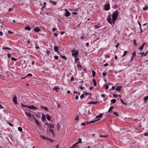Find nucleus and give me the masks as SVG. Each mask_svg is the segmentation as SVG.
<instances>
[{
  "label": "nucleus",
  "mask_w": 148,
  "mask_h": 148,
  "mask_svg": "<svg viewBox=\"0 0 148 148\" xmlns=\"http://www.w3.org/2000/svg\"><path fill=\"white\" fill-rule=\"evenodd\" d=\"M118 12L117 11H116L114 12H113L112 14V23H114L117 19L118 17Z\"/></svg>",
  "instance_id": "1"
},
{
  "label": "nucleus",
  "mask_w": 148,
  "mask_h": 148,
  "mask_svg": "<svg viewBox=\"0 0 148 148\" xmlns=\"http://www.w3.org/2000/svg\"><path fill=\"white\" fill-rule=\"evenodd\" d=\"M72 52H73V53L72 54V56H73L75 57H77V55H78L79 53V52L78 50L75 51L72 50Z\"/></svg>",
  "instance_id": "2"
},
{
  "label": "nucleus",
  "mask_w": 148,
  "mask_h": 148,
  "mask_svg": "<svg viewBox=\"0 0 148 148\" xmlns=\"http://www.w3.org/2000/svg\"><path fill=\"white\" fill-rule=\"evenodd\" d=\"M110 5L107 4L104 5V10L105 11H108L110 9Z\"/></svg>",
  "instance_id": "3"
},
{
  "label": "nucleus",
  "mask_w": 148,
  "mask_h": 148,
  "mask_svg": "<svg viewBox=\"0 0 148 148\" xmlns=\"http://www.w3.org/2000/svg\"><path fill=\"white\" fill-rule=\"evenodd\" d=\"M107 21L110 24H112V21L111 17L109 15H108V16Z\"/></svg>",
  "instance_id": "4"
},
{
  "label": "nucleus",
  "mask_w": 148,
  "mask_h": 148,
  "mask_svg": "<svg viewBox=\"0 0 148 148\" xmlns=\"http://www.w3.org/2000/svg\"><path fill=\"white\" fill-rule=\"evenodd\" d=\"M64 10L66 11L65 16L67 17L69 16L70 15V12L66 9H65Z\"/></svg>",
  "instance_id": "5"
},
{
  "label": "nucleus",
  "mask_w": 148,
  "mask_h": 148,
  "mask_svg": "<svg viewBox=\"0 0 148 148\" xmlns=\"http://www.w3.org/2000/svg\"><path fill=\"white\" fill-rule=\"evenodd\" d=\"M13 102H14V103L15 104H18V103L17 101V97L16 95H15L14 96V97L13 98Z\"/></svg>",
  "instance_id": "6"
},
{
  "label": "nucleus",
  "mask_w": 148,
  "mask_h": 148,
  "mask_svg": "<svg viewBox=\"0 0 148 148\" xmlns=\"http://www.w3.org/2000/svg\"><path fill=\"white\" fill-rule=\"evenodd\" d=\"M28 108L32 110H36L37 109V108L34 106H28Z\"/></svg>",
  "instance_id": "7"
},
{
  "label": "nucleus",
  "mask_w": 148,
  "mask_h": 148,
  "mask_svg": "<svg viewBox=\"0 0 148 148\" xmlns=\"http://www.w3.org/2000/svg\"><path fill=\"white\" fill-rule=\"evenodd\" d=\"M146 44V43H144L139 48V49L141 51L143 49L144 46H145V45Z\"/></svg>",
  "instance_id": "8"
},
{
  "label": "nucleus",
  "mask_w": 148,
  "mask_h": 148,
  "mask_svg": "<svg viewBox=\"0 0 148 148\" xmlns=\"http://www.w3.org/2000/svg\"><path fill=\"white\" fill-rule=\"evenodd\" d=\"M54 50L55 52H58V53H60L59 51V49L58 48V47L57 46H54Z\"/></svg>",
  "instance_id": "9"
},
{
  "label": "nucleus",
  "mask_w": 148,
  "mask_h": 148,
  "mask_svg": "<svg viewBox=\"0 0 148 148\" xmlns=\"http://www.w3.org/2000/svg\"><path fill=\"white\" fill-rule=\"evenodd\" d=\"M41 120L42 121H45L46 120L45 116L44 114L42 115Z\"/></svg>",
  "instance_id": "10"
},
{
  "label": "nucleus",
  "mask_w": 148,
  "mask_h": 148,
  "mask_svg": "<svg viewBox=\"0 0 148 148\" xmlns=\"http://www.w3.org/2000/svg\"><path fill=\"white\" fill-rule=\"evenodd\" d=\"M25 114L27 115L29 117L31 118H32V114L30 113L26 112Z\"/></svg>",
  "instance_id": "11"
},
{
  "label": "nucleus",
  "mask_w": 148,
  "mask_h": 148,
  "mask_svg": "<svg viewBox=\"0 0 148 148\" xmlns=\"http://www.w3.org/2000/svg\"><path fill=\"white\" fill-rule=\"evenodd\" d=\"M48 127L49 128V129H53L54 127L53 126L50 124L48 125Z\"/></svg>",
  "instance_id": "12"
},
{
  "label": "nucleus",
  "mask_w": 148,
  "mask_h": 148,
  "mask_svg": "<svg viewBox=\"0 0 148 148\" xmlns=\"http://www.w3.org/2000/svg\"><path fill=\"white\" fill-rule=\"evenodd\" d=\"M41 109H44V110L47 112H49V110L47 107H45L43 106H41L40 107Z\"/></svg>",
  "instance_id": "13"
},
{
  "label": "nucleus",
  "mask_w": 148,
  "mask_h": 148,
  "mask_svg": "<svg viewBox=\"0 0 148 148\" xmlns=\"http://www.w3.org/2000/svg\"><path fill=\"white\" fill-rule=\"evenodd\" d=\"M97 101H90L88 103V104H95L98 103Z\"/></svg>",
  "instance_id": "14"
},
{
  "label": "nucleus",
  "mask_w": 148,
  "mask_h": 148,
  "mask_svg": "<svg viewBox=\"0 0 148 148\" xmlns=\"http://www.w3.org/2000/svg\"><path fill=\"white\" fill-rule=\"evenodd\" d=\"M59 88L58 86H56L53 88V90H55L56 92H58L59 91L58 90L59 89Z\"/></svg>",
  "instance_id": "15"
},
{
  "label": "nucleus",
  "mask_w": 148,
  "mask_h": 148,
  "mask_svg": "<svg viewBox=\"0 0 148 148\" xmlns=\"http://www.w3.org/2000/svg\"><path fill=\"white\" fill-rule=\"evenodd\" d=\"M34 30L35 32H38L40 30V29L38 27H36L34 29Z\"/></svg>",
  "instance_id": "16"
},
{
  "label": "nucleus",
  "mask_w": 148,
  "mask_h": 148,
  "mask_svg": "<svg viewBox=\"0 0 148 148\" xmlns=\"http://www.w3.org/2000/svg\"><path fill=\"white\" fill-rule=\"evenodd\" d=\"M49 2H50V3L51 4H53V5H55L56 4V3L55 2V1H51V0H50L49 1Z\"/></svg>",
  "instance_id": "17"
},
{
  "label": "nucleus",
  "mask_w": 148,
  "mask_h": 148,
  "mask_svg": "<svg viewBox=\"0 0 148 148\" xmlns=\"http://www.w3.org/2000/svg\"><path fill=\"white\" fill-rule=\"evenodd\" d=\"M122 87L121 86H117L116 89V91H119L120 90H121V88Z\"/></svg>",
  "instance_id": "18"
},
{
  "label": "nucleus",
  "mask_w": 148,
  "mask_h": 148,
  "mask_svg": "<svg viewBox=\"0 0 148 148\" xmlns=\"http://www.w3.org/2000/svg\"><path fill=\"white\" fill-rule=\"evenodd\" d=\"M92 82H93L94 86H96L97 85V84L96 81L95 79H92Z\"/></svg>",
  "instance_id": "19"
},
{
  "label": "nucleus",
  "mask_w": 148,
  "mask_h": 148,
  "mask_svg": "<svg viewBox=\"0 0 148 148\" xmlns=\"http://www.w3.org/2000/svg\"><path fill=\"white\" fill-rule=\"evenodd\" d=\"M88 122H84L82 123L81 124V125L84 126L88 124Z\"/></svg>",
  "instance_id": "20"
},
{
  "label": "nucleus",
  "mask_w": 148,
  "mask_h": 148,
  "mask_svg": "<svg viewBox=\"0 0 148 148\" xmlns=\"http://www.w3.org/2000/svg\"><path fill=\"white\" fill-rule=\"evenodd\" d=\"M32 75L31 73H29L27 75L23 77L24 78H25L28 76L32 77Z\"/></svg>",
  "instance_id": "21"
},
{
  "label": "nucleus",
  "mask_w": 148,
  "mask_h": 148,
  "mask_svg": "<svg viewBox=\"0 0 148 148\" xmlns=\"http://www.w3.org/2000/svg\"><path fill=\"white\" fill-rule=\"evenodd\" d=\"M93 77H94L95 76L96 73L94 70L92 71Z\"/></svg>",
  "instance_id": "22"
},
{
  "label": "nucleus",
  "mask_w": 148,
  "mask_h": 148,
  "mask_svg": "<svg viewBox=\"0 0 148 148\" xmlns=\"http://www.w3.org/2000/svg\"><path fill=\"white\" fill-rule=\"evenodd\" d=\"M148 99V95L145 97L144 98L143 100L145 102H146Z\"/></svg>",
  "instance_id": "23"
},
{
  "label": "nucleus",
  "mask_w": 148,
  "mask_h": 148,
  "mask_svg": "<svg viewBox=\"0 0 148 148\" xmlns=\"http://www.w3.org/2000/svg\"><path fill=\"white\" fill-rule=\"evenodd\" d=\"M25 29L26 30H27L29 31H30V30L31 29V28L30 27H29V26H27L26 27Z\"/></svg>",
  "instance_id": "24"
},
{
  "label": "nucleus",
  "mask_w": 148,
  "mask_h": 148,
  "mask_svg": "<svg viewBox=\"0 0 148 148\" xmlns=\"http://www.w3.org/2000/svg\"><path fill=\"white\" fill-rule=\"evenodd\" d=\"M113 108H114V107L113 106L110 107L108 110V112H111L112 111V109H113Z\"/></svg>",
  "instance_id": "25"
},
{
  "label": "nucleus",
  "mask_w": 148,
  "mask_h": 148,
  "mask_svg": "<svg viewBox=\"0 0 148 148\" xmlns=\"http://www.w3.org/2000/svg\"><path fill=\"white\" fill-rule=\"evenodd\" d=\"M102 116H103V115L102 114H99L98 116H96V118L97 119V118H100V117H102Z\"/></svg>",
  "instance_id": "26"
},
{
  "label": "nucleus",
  "mask_w": 148,
  "mask_h": 148,
  "mask_svg": "<svg viewBox=\"0 0 148 148\" xmlns=\"http://www.w3.org/2000/svg\"><path fill=\"white\" fill-rule=\"evenodd\" d=\"M79 59V58H77V56L76 57H75V62L76 63H77V61H78Z\"/></svg>",
  "instance_id": "27"
},
{
  "label": "nucleus",
  "mask_w": 148,
  "mask_h": 148,
  "mask_svg": "<svg viewBox=\"0 0 148 148\" xmlns=\"http://www.w3.org/2000/svg\"><path fill=\"white\" fill-rule=\"evenodd\" d=\"M46 117L47 119L50 121V116L49 115H46Z\"/></svg>",
  "instance_id": "28"
},
{
  "label": "nucleus",
  "mask_w": 148,
  "mask_h": 148,
  "mask_svg": "<svg viewBox=\"0 0 148 148\" xmlns=\"http://www.w3.org/2000/svg\"><path fill=\"white\" fill-rule=\"evenodd\" d=\"M111 101L112 103H114L116 102V100L115 99H113L111 100Z\"/></svg>",
  "instance_id": "29"
},
{
  "label": "nucleus",
  "mask_w": 148,
  "mask_h": 148,
  "mask_svg": "<svg viewBox=\"0 0 148 148\" xmlns=\"http://www.w3.org/2000/svg\"><path fill=\"white\" fill-rule=\"evenodd\" d=\"M35 121L36 122V124L38 125L39 126L40 125V123L37 120H36Z\"/></svg>",
  "instance_id": "30"
},
{
  "label": "nucleus",
  "mask_w": 148,
  "mask_h": 148,
  "mask_svg": "<svg viewBox=\"0 0 148 148\" xmlns=\"http://www.w3.org/2000/svg\"><path fill=\"white\" fill-rule=\"evenodd\" d=\"M127 51H125L124 52L123 55H122V57L125 56L127 54Z\"/></svg>",
  "instance_id": "31"
},
{
  "label": "nucleus",
  "mask_w": 148,
  "mask_h": 148,
  "mask_svg": "<svg viewBox=\"0 0 148 148\" xmlns=\"http://www.w3.org/2000/svg\"><path fill=\"white\" fill-rule=\"evenodd\" d=\"M82 139L81 138H79L78 139V141L77 142V143H82Z\"/></svg>",
  "instance_id": "32"
},
{
  "label": "nucleus",
  "mask_w": 148,
  "mask_h": 148,
  "mask_svg": "<svg viewBox=\"0 0 148 148\" xmlns=\"http://www.w3.org/2000/svg\"><path fill=\"white\" fill-rule=\"evenodd\" d=\"M3 50H5V49H7L8 50H10L11 49V48H9V47H3Z\"/></svg>",
  "instance_id": "33"
},
{
  "label": "nucleus",
  "mask_w": 148,
  "mask_h": 148,
  "mask_svg": "<svg viewBox=\"0 0 148 148\" xmlns=\"http://www.w3.org/2000/svg\"><path fill=\"white\" fill-rule=\"evenodd\" d=\"M21 106H23V107H27L28 108V106L24 105L23 103H21Z\"/></svg>",
  "instance_id": "34"
},
{
  "label": "nucleus",
  "mask_w": 148,
  "mask_h": 148,
  "mask_svg": "<svg viewBox=\"0 0 148 148\" xmlns=\"http://www.w3.org/2000/svg\"><path fill=\"white\" fill-rule=\"evenodd\" d=\"M18 130L20 132H22L23 131L22 128L21 127H19L18 128Z\"/></svg>",
  "instance_id": "35"
},
{
  "label": "nucleus",
  "mask_w": 148,
  "mask_h": 148,
  "mask_svg": "<svg viewBox=\"0 0 148 148\" xmlns=\"http://www.w3.org/2000/svg\"><path fill=\"white\" fill-rule=\"evenodd\" d=\"M106 83H105V88H106V89H107L109 88V86H108V84H106Z\"/></svg>",
  "instance_id": "36"
},
{
  "label": "nucleus",
  "mask_w": 148,
  "mask_h": 148,
  "mask_svg": "<svg viewBox=\"0 0 148 148\" xmlns=\"http://www.w3.org/2000/svg\"><path fill=\"white\" fill-rule=\"evenodd\" d=\"M41 137L42 138L43 140H46L47 138L42 136H41Z\"/></svg>",
  "instance_id": "37"
},
{
  "label": "nucleus",
  "mask_w": 148,
  "mask_h": 148,
  "mask_svg": "<svg viewBox=\"0 0 148 148\" xmlns=\"http://www.w3.org/2000/svg\"><path fill=\"white\" fill-rule=\"evenodd\" d=\"M140 55V57H143L144 56V54L143 52H141L139 53Z\"/></svg>",
  "instance_id": "38"
},
{
  "label": "nucleus",
  "mask_w": 148,
  "mask_h": 148,
  "mask_svg": "<svg viewBox=\"0 0 148 148\" xmlns=\"http://www.w3.org/2000/svg\"><path fill=\"white\" fill-rule=\"evenodd\" d=\"M79 88L82 90H84V88L82 86H80L79 87Z\"/></svg>",
  "instance_id": "39"
},
{
  "label": "nucleus",
  "mask_w": 148,
  "mask_h": 148,
  "mask_svg": "<svg viewBox=\"0 0 148 148\" xmlns=\"http://www.w3.org/2000/svg\"><path fill=\"white\" fill-rule=\"evenodd\" d=\"M107 136H106L105 135H100L99 136V137L100 138H105V137H106Z\"/></svg>",
  "instance_id": "40"
},
{
  "label": "nucleus",
  "mask_w": 148,
  "mask_h": 148,
  "mask_svg": "<svg viewBox=\"0 0 148 148\" xmlns=\"http://www.w3.org/2000/svg\"><path fill=\"white\" fill-rule=\"evenodd\" d=\"M50 54V52L49 51H47V55L48 56H49Z\"/></svg>",
  "instance_id": "41"
},
{
  "label": "nucleus",
  "mask_w": 148,
  "mask_h": 148,
  "mask_svg": "<svg viewBox=\"0 0 148 148\" xmlns=\"http://www.w3.org/2000/svg\"><path fill=\"white\" fill-rule=\"evenodd\" d=\"M31 118H32L33 119H34L35 121L36 120H37L36 118L33 115H32V116Z\"/></svg>",
  "instance_id": "42"
},
{
  "label": "nucleus",
  "mask_w": 148,
  "mask_h": 148,
  "mask_svg": "<svg viewBox=\"0 0 148 148\" xmlns=\"http://www.w3.org/2000/svg\"><path fill=\"white\" fill-rule=\"evenodd\" d=\"M113 114L116 115V116H119L118 114L116 112H114Z\"/></svg>",
  "instance_id": "43"
},
{
  "label": "nucleus",
  "mask_w": 148,
  "mask_h": 148,
  "mask_svg": "<svg viewBox=\"0 0 148 148\" xmlns=\"http://www.w3.org/2000/svg\"><path fill=\"white\" fill-rule=\"evenodd\" d=\"M11 60H12L14 61H16L17 60V59L15 58L14 57H12L11 58Z\"/></svg>",
  "instance_id": "44"
},
{
  "label": "nucleus",
  "mask_w": 148,
  "mask_h": 148,
  "mask_svg": "<svg viewBox=\"0 0 148 148\" xmlns=\"http://www.w3.org/2000/svg\"><path fill=\"white\" fill-rule=\"evenodd\" d=\"M54 58L56 60H58V57L57 56H55L54 57Z\"/></svg>",
  "instance_id": "45"
},
{
  "label": "nucleus",
  "mask_w": 148,
  "mask_h": 148,
  "mask_svg": "<svg viewBox=\"0 0 148 148\" xmlns=\"http://www.w3.org/2000/svg\"><path fill=\"white\" fill-rule=\"evenodd\" d=\"M136 41L135 40H134V42L133 43L134 45H136Z\"/></svg>",
  "instance_id": "46"
},
{
  "label": "nucleus",
  "mask_w": 148,
  "mask_h": 148,
  "mask_svg": "<svg viewBox=\"0 0 148 148\" xmlns=\"http://www.w3.org/2000/svg\"><path fill=\"white\" fill-rule=\"evenodd\" d=\"M95 29H97L99 28V27L98 26H97V25H95L94 26Z\"/></svg>",
  "instance_id": "47"
},
{
  "label": "nucleus",
  "mask_w": 148,
  "mask_h": 148,
  "mask_svg": "<svg viewBox=\"0 0 148 148\" xmlns=\"http://www.w3.org/2000/svg\"><path fill=\"white\" fill-rule=\"evenodd\" d=\"M84 96V94H83L80 96V98L82 99Z\"/></svg>",
  "instance_id": "48"
},
{
  "label": "nucleus",
  "mask_w": 148,
  "mask_h": 148,
  "mask_svg": "<svg viewBox=\"0 0 148 148\" xmlns=\"http://www.w3.org/2000/svg\"><path fill=\"white\" fill-rule=\"evenodd\" d=\"M78 144V143H77V142L75 143L72 146H73L74 147H75V146H77V144Z\"/></svg>",
  "instance_id": "49"
},
{
  "label": "nucleus",
  "mask_w": 148,
  "mask_h": 148,
  "mask_svg": "<svg viewBox=\"0 0 148 148\" xmlns=\"http://www.w3.org/2000/svg\"><path fill=\"white\" fill-rule=\"evenodd\" d=\"M49 130L51 133H52L53 134L54 133V131L52 130V129H49Z\"/></svg>",
  "instance_id": "50"
},
{
  "label": "nucleus",
  "mask_w": 148,
  "mask_h": 148,
  "mask_svg": "<svg viewBox=\"0 0 148 148\" xmlns=\"http://www.w3.org/2000/svg\"><path fill=\"white\" fill-rule=\"evenodd\" d=\"M115 86H112V88L110 89L109 90H114L115 89Z\"/></svg>",
  "instance_id": "51"
},
{
  "label": "nucleus",
  "mask_w": 148,
  "mask_h": 148,
  "mask_svg": "<svg viewBox=\"0 0 148 148\" xmlns=\"http://www.w3.org/2000/svg\"><path fill=\"white\" fill-rule=\"evenodd\" d=\"M79 116H76V118L75 119V120H78L79 119Z\"/></svg>",
  "instance_id": "52"
},
{
  "label": "nucleus",
  "mask_w": 148,
  "mask_h": 148,
  "mask_svg": "<svg viewBox=\"0 0 148 148\" xmlns=\"http://www.w3.org/2000/svg\"><path fill=\"white\" fill-rule=\"evenodd\" d=\"M136 52L134 51V53H132V55L133 56H136Z\"/></svg>",
  "instance_id": "53"
},
{
  "label": "nucleus",
  "mask_w": 148,
  "mask_h": 148,
  "mask_svg": "<svg viewBox=\"0 0 148 148\" xmlns=\"http://www.w3.org/2000/svg\"><path fill=\"white\" fill-rule=\"evenodd\" d=\"M62 58L63 59H64L65 60H66V58L64 56H62Z\"/></svg>",
  "instance_id": "54"
},
{
  "label": "nucleus",
  "mask_w": 148,
  "mask_h": 148,
  "mask_svg": "<svg viewBox=\"0 0 148 148\" xmlns=\"http://www.w3.org/2000/svg\"><path fill=\"white\" fill-rule=\"evenodd\" d=\"M147 8H148L147 6L143 8V10H147Z\"/></svg>",
  "instance_id": "55"
},
{
  "label": "nucleus",
  "mask_w": 148,
  "mask_h": 148,
  "mask_svg": "<svg viewBox=\"0 0 148 148\" xmlns=\"http://www.w3.org/2000/svg\"><path fill=\"white\" fill-rule=\"evenodd\" d=\"M11 56V55L10 54H8V57L10 58Z\"/></svg>",
  "instance_id": "56"
},
{
  "label": "nucleus",
  "mask_w": 148,
  "mask_h": 148,
  "mask_svg": "<svg viewBox=\"0 0 148 148\" xmlns=\"http://www.w3.org/2000/svg\"><path fill=\"white\" fill-rule=\"evenodd\" d=\"M121 101L122 104H124V101H123L122 99H121Z\"/></svg>",
  "instance_id": "57"
},
{
  "label": "nucleus",
  "mask_w": 148,
  "mask_h": 148,
  "mask_svg": "<svg viewBox=\"0 0 148 148\" xmlns=\"http://www.w3.org/2000/svg\"><path fill=\"white\" fill-rule=\"evenodd\" d=\"M103 76H106L107 75L106 73L105 72H103Z\"/></svg>",
  "instance_id": "58"
},
{
  "label": "nucleus",
  "mask_w": 148,
  "mask_h": 148,
  "mask_svg": "<svg viewBox=\"0 0 148 148\" xmlns=\"http://www.w3.org/2000/svg\"><path fill=\"white\" fill-rule=\"evenodd\" d=\"M58 35V34L56 33H54L53 34V35L54 36L56 37Z\"/></svg>",
  "instance_id": "59"
},
{
  "label": "nucleus",
  "mask_w": 148,
  "mask_h": 148,
  "mask_svg": "<svg viewBox=\"0 0 148 148\" xmlns=\"http://www.w3.org/2000/svg\"><path fill=\"white\" fill-rule=\"evenodd\" d=\"M140 33H142L143 32V30L142 29L141 27H140Z\"/></svg>",
  "instance_id": "60"
},
{
  "label": "nucleus",
  "mask_w": 148,
  "mask_h": 148,
  "mask_svg": "<svg viewBox=\"0 0 148 148\" xmlns=\"http://www.w3.org/2000/svg\"><path fill=\"white\" fill-rule=\"evenodd\" d=\"M78 96L77 95H76L75 96V99L76 100H77L78 99Z\"/></svg>",
  "instance_id": "61"
},
{
  "label": "nucleus",
  "mask_w": 148,
  "mask_h": 148,
  "mask_svg": "<svg viewBox=\"0 0 148 148\" xmlns=\"http://www.w3.org/2000/svg\"><path fill=\"white\" fill-rule=\"evenodd\" d=\"M74 78L73 77H71V81H73L74 80Z\"/></svg>",
  "instance_id": "62"
},
{
  "label": "nucleus",
  "mask_w": 148,
  "mask_h": 148,
  "mask_svg": "<svg viewBox=\"0 0 148 148\" xmlns=\"http://www.w3.org/2000/svg\"><path fill=\"white\" fill-rule=\"evenodd\" d=\"M148 53V51H147L144 54V56H146L147 55V53Z\"/></svg>",
  "instance_id": "63"
},
{
  "label": "nucleus",
  "mask_w": 148,
  "mask_h": 148,
  "mask_svg": "<svg viewBox=\"0 0 148 148\" xmlns=\"http://www.w3.org/2000/svg\"><path fill=\"white\" fill-rule=\"evenodd\" d=\"M101 96L103 98H104L105 97V95L103 94H101Z\"/></svg>",
  "instance_id": "64"
}]
</instances>
